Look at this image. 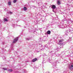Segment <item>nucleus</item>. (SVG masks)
Listing matches in <instances>:
<instances>
[{
  "label": "nucleus",
  "instance_id": "nucleus-13",
  "mask_svg": "<svg viewBox=\"0 0 73 73\" xmlns=\"http://www.w3.org/2000/svg\"><path fill=\"white\" fill-rule=\"evenodd\" d=\"M23 9L24 11H26L27 9L25 7L23 8Z\"/></svg>",
  "mask_w": 73,
  "mask_h": 73
},
{
  "label": "nucleus",
  "instance_id": "nucleus-23",
  "mask_svg": "<svg viewBox=\"0 0 73 73\" xmlns=\"http://www.w3.org/2000/svg\"><path fill=\"white\" fill-rule=\"evenodd\" d=\"M44 54V56H45V54Z\"/></svg>",
  "mask_w": 73,
  "mask_h": 73
},
{
  "label": "nucleus",
  "instance_id": "nucleus-15",
  "mask_svg": "<svg viewBox=\"0 0 73 73\" xmlns=\"http://www.w3.org/2000/svg\"><path fill=\"white\" fill-rule=\"evenodd\" d=\"M8 71H9V72H12V70L11 69H9L8 70Z\"/></svg>",
  "mask_w": 73,
  "mask_h": 73
},
{
  "label": "nucleus",
  "instance_id": "nucleus-12",
  "mask_svg": "<svg viewBox=\"0 0 73 73\" xmlns=\"http://www.w3.org/2000/svg\"><path fill=\"white\" fill-rule=\"evenodd\" d=\"M8 13H9V14H11H11H12V13H13L12 12H11V11H8Z\"/></svg>",
  "mask_w": 73,
  "mask_h": 73
},
{
  "label": "nucleus",
  "instance_id": "nucleus-9",
  "mask_svg": "<svg viewBox=\"0 0 73 73\" xmlns=\"http://www.w3.org/2000/svg\"><path fill=\"white\" fill-rule=\"evenodd\" d=\"M45 48H48V45L46 44L44 46V48H43V49H44Z\"/></svg>",
  "mask_w": 73,
  "mask_h": 73
},
{
  "label": "nucleus",
  "instance_id": "nucleus-14",
  "mask_svg": "<svg viewBox=\"0 0 73 73\" xmlns=\"http://www.w3.org/2000/svg\"><path fill=\"white\" fill-rule=\"evenodd\" d=\"M64 41V39H62V40H60L59 41V42H62V41Z\"/></svg>",
  "mask_w": 73,
  "mask_h": 73
},
{
  "label": "nucleus",
  "instance_id": "nucleus-19",
  "mask_svg": "<svg viewBox=\"0 0 73 73\" xmlns=\"http://www.w3.org/2000/svg\"><path fill=\"white\" fill-rule=\"evenodd\" d=\"M63 20V21H66V18H64Z\"/></svg>",
  "mask_w": 73,
  "mask_h": 73
},
{
  "label": "nucleus",
  "instance_id": "nucleus-22",
  "mask_svg": "<svg viewBox=\"0 0 73 73\" xmlns=\"http://www.w3.org/2000/svg\"><path fill=\"white\" fill-rule=\"evenodd\" d=\"M11 50H13V47H11Z\"/></svg>",
  "mask_w": 73,
  "mask_h": 73
},
{
  "label": "nucleus",
  "instance_id": "nucleus-2",
  "mask_svg": "<svg viewBox=\"0 0 73 73\" xmlns=\"http://www.w3.org/2000/svg\"><path fill=\"white\" fill-rule=\"evenodd\" d=\"M70 32L71 33H73V31L68 30L66 31L65 33H69Z\"/></svg>",
  "mask_w": 73,
  "mask_h": 73
},
{
  "label": "nucleus",
  "instance_id": "nucleus-5",
  "mask_svg": "<svg viewBox=\"0 0 73 73\" xmlns=\"http://www.w3.org/2000/svg\"><path fill=\"white\" fill-rule=\"evenodd\" d=\"M69 68H70V69L71 70H72V69H73V64H72L71 65V66Z\"/></svg>",
  "mask_w": 73,
  "mask_h": 73
},
{
  "label": "nucleus",
  "instance_id": "nucleus-16",
  "mask_svg": "<svg viewBox=\"0 0 73 73\" xmlns=\"http://www.w3.org/2000/svg\"><path fill=\"white\" fill-rule=\"evenodd\" d=\"M69 40L70 41H72V38L71 37H70L69 38Z\"/></svg>",
  "mask_w": 73,
  "mask_h": 73
},
{
  "label": "nucleus",
  "instance_id": "nucleus-11",
  "mask_svg": "<svg viewBox=\"0 0 73 73\" xmlns=\"http://www.w3.org/2000/svg\"><path fill=\"white\" fill-rule=\"evenodd\" d=\"M4 21H6V22H7L8 21V19L6 18H5L4 19Z\"/></svg>",
  "mask_w": 73,
  "mask_h": 73
},
{
  "label": "nucleus",
  "instance_id": "nucleus-8",
  "mask_svg": "<svg viewBox=\"0 0 73 73\" xmlns=\"http://www.w3.org/2000/svg\"><path fill=\"white\" fill-rule=\"evenodd\" d=\"M51 33V32H50V31H47V33L48 35H50Z\"/></svg>",
  "mask_w": 73,
  "mask_h": 73
},
{
  "label": "nucleus",
  "instance_id": "nucleus-25",
  "mask_svg": "<svg viewBox=\"0 0 73 73\" xmlns=\"http://www.w3.org/2000/svg\"><path fill=\"white\" fill-rule=\"evenodd\" d=\"M0 21H1V20H0Z\"/></svg>",
  "mask_w": 73,
  "mask_h": 73
},
{
  "label": "nucleus",
  "instance_id": "nucleus-6",
  "mask_svg": "<svg viewBox=\"0 0 73 73\" xmlns=\"http://www.w3.org/2000/svg\"><path fill=\"white\" fill-rule=\"evenodd\" d=\"M37 60V58H35L34 59H33L32 62H35V61H36Z\"/></svg>",
  "mask_w": 73,
  "mask_h": 73
},
{
  "label": "nucleus",
  "instance_id": "nucleus-20",
  "mask_svg": "<svg viewBox=\"0 0 73 73\" xmlns=\"http://www.w3.org/2000/svg\"><path fill=\"white\" fill-rule=\"evenodd\" d=\"M26 40H30V39L28 38H26Z\"/></svg>",
  "mask_w": 73,
  "mask_h": 73
},
{
  "label": "nucleus",
  "instance_id": "nucleus-17",
  "mask_svg": "<svg viewBox=\"0 0 73 73\" xmlns=\"http://www.w3.org/2000/svg\"><path fill=\"white\" fill-rule=\"evenodd\" d=\"M35 23H36V24L38 23V21L36 20V21H35Z\"/></svg>",
  "mask_w": 73,
  "mask_h": 73
},
{
  "label": "nucleus",
  "instance_id": "nucleus-24",
  "mask_svg": "<svg viewBox=\"0 0 73 73\" xmlns=\"http://www.w3.org/2000/svg\"><path fill=\"white\" fill-rule=\"evenodd\" d=\"M66 35H68V34H66Z\"/></svg>",
  "mask_w": 73,
  "mask_h": 73
},
{
  "label": "nucleus",
  "instance_id": "nucleus-4",
  "mask_svg": "<svg viewBox=\"0 0 73 73\" xmlns=\"http://www.w3.org/2000/svg\"><path fill=\"white\" fill-rule=\"evenodd\" d=\"M67 23L68 24H70V23H73V21H71V19H68L67 20Z\"/></svg>",
  "mask_w": 73,
  "mask_h": 73
},
{
  "label": "nucleus",
  "instance_id": "nucleus-7",
  "mask_svg": "<svg viewBox=\"0 0 73 73\" xmlns=\"http://www.w3.org/2000/svg\"><path fill=\"white\" fill-rule=\"evenodd\" d=\"M61 1L60 0H59L57 1V4H58V5H59V4H61Z\"/></svg>",
  "mask_w": 73,
  "mask_h": 73
},
{
  "label": "nucleus",
  "instance_id": "nucleus-10",
  "mask_svg": "<svg viewBox=\"0 0 73 73\" xmlns=\"http://www.w3.org/2000/svg\"><path fill=\"white\" fill-rule=\"evenodd\" d=\"M11 1H9L8 2V4L9 5H11Z\"/></svg>",
  "mask_w": 73,
  "mask_h": 73
},
{
  "label": "nucleus",
  "instance_id": "nucleus-21",
  "mask_svg": "<svg viewBox=\"0 0 73 73\" xmlns=\"http://www.w3.org/2000/svg\"><path fill=\"white\" fill-rule=\"evenodd\" d=\"M3 69H4V70H7V69L6 68H3Z\"/></svg>",
  "mask_w": 73,
  "mask_h": 73
},
{
  "label": "nucleus",
  "instance_id": "nucleus-3",
  "mask_svg": "<svg viewBox=\"0 0 73 73\" xmlns=\"http://www.w3.org/2000/svg\"><path fill=\"white\" fill-rule=\"evenodd\" d=\"M18 40V37H17L15 38L13 40V43H16V42Z\"/></svg>",
  "mask_w": 73,
  "mask_h": 73
},
{
  "label": "nucleus",
  "instance_id": "nucleus-18",
  "mask_svg": "<svg viewBox=\"0 0 73 73\" xmlns=\"http://www.w3.org/2000/svg\"><path fill=\"white\" fill-rule=\"evenodd\" d=\"M16 0H14L13 1V3H15L16 2Z\"/></svg>",
  "mask_w": 73,
  "mask_h": 73
},
{
  "label": "nucleus",
  "instance_id": "nucleus-1",
  "mask_svg": "<svg viewBox=\"0 0 73 73\" xmlns=\"http://www.w3.org/2000/svg\"><path fill=\"white\" fill-rule=\"evenodd\" d=\"M51 8L52 9V11L54 12H55V11H54V9L56 8V5H51Z\"/></svg>",
  "mask_w": 73,
  "mask_h": 73
}]
</instances>
